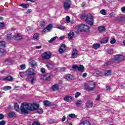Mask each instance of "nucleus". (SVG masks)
I'll return each mask as SVG.
<instances>
[{
  "instance_id": "39",
  "label": "nucleus",
  "mask_w": 125,
  "mask_h": 125,
  "mask_svg": "<svg viewBox=\"0 0 125 125\" xmlns=\"http://www.w3.org/2000/svg\"><path fill=\"white\" fill-rule=\"evenodd\" d=\"M57 39V37H54L53 38H51L50 40L48 41V42H52L53 41H55Z\"/></svg>"
},
{
  "instance_id": "63",
  "label": "nucleus",
  "mask_w": 125,
  "mask_h": 125,
  "mask_svg": "<svg viewBox=\"0 0 125 125\" xmlns=\"http://www.w3.org/2000/svg\"><path fill=\"white\" fill-rule=\"evenodd\" d=\"M78 67H79V66H78V65H73L72 66V69H77V70H78Z\"/></svg>"
},
{
  "instance_id": "7",
  "label": "nucleus",
  "mask_w": 125,
  "mask_h": 125,
  "mask_svg": "<svg viewBox=\"0 0 125 125\" xmlns=\"http://www.w3.org/2000/svg\"><path fill=\"white\" fill-rule=\"evenodd\" d=\"M125 59V57L122 55H117L115 56L113 60L114 63H120V62H122L123 60Z\"/></svg>"
},
{
  "instance_id": "56",
  "label": "nucleus",
  "mask_w": 125,
  "mask_h": 125,
  "mask_svg": "<svg viewBox=\"0 0 125 125\" xmlns=\"http://www.w3.org/2000/svg\"><path fill=\"white\" fill-rule=\"evenodd\" d=\"M121 11L123 13H125V6L122 7L121 8Z\"/></svg>"
},
{
  "instance_id": "38",
  "label": "nucleus",
  "mask_w": 125,
  "mask_h": 125,
  "mask_svg": "<svg viewBox=\"0 0 125 125\" xmlns=\"http://www.w3.org/2000/svg\"><path fill=\"white\" fill-rule=\"evenodd\" d=\"M12 38H13V37L11 34H7V37H6L7 40H11L12 39Z\"/></svg>"
},
{
  "instance_id": "31",
  "label": "nucleus",
  "mask_w": 125,
  "mask_h": 125,
  "mask_svg": "<svg viewBox=\"0 0 125 125\" xmlns=\"http://www.w3.org/2000/svg\"><path fill=\"white\" fill-rule=\"evenodd\" d=\"M104 76H106V77H109V76H111V70H106L105 71Z\"/></svg>"
},
{
  "instance_id": "40",
  "label": "nucleus",
  "mask_w": 125,
  "mask_h": 125,
  "mask_svg": "<svg viewBox=\"0 0 125 125\" xmlns=\"http://www.w3.org/2000/svg\"><path fill=\"white\" fill-rule=\"evenodd\" d=\"M116 42H117V41L116 40V39H112L110 41V43L111 44H114V43H116Z\"/></svg>"
},
{
  "instance_id": "45",
  "label": "nucleus",
  "mask_w": 125,
  "mask_h": 125,
  "mask_svg": "<svg viewBox=\"0 0 125 125\" xmlns=\"http://www.w3.org/2000/svg\"><path fill=\"white\" fill-rule=\"evenodd\" d=\"M96 74H97L96 76H102L103 75L101 71H97L96 72Z\"/></svg>"
},
{
  "instance_id": "55",
  "label": "nucleus",
  "mask_w": 125,
  "mask_h": 125,
  "mask_svg": "<svg viewBox=\"0 0 125 125\" xmlns=\"http://www.w3.org/2000/svg\"><path fill=\"white\" fill-rule=\"evenodd\" d=\"M5 125V121L2 120L0 122V125Z\"/></svg>"
},
{
  "instance_id": "34",
  "label": "nucleus",
  "mask_w": 125,
  "mask_h": 125,
  "mask_svg": "<svg viewBox=\"0 0 125 125\" xmlns=\"http://www.w3.org/2000/svg\"><path fill=\"white\" fill-rule=\"evenodd\" d=\"M11 89V86H5L2 88V89L5 91L10 90Z\"/></svg>"
},
{
  "instance_id": "46",
  "label": "nucleus",
  "mask_w": 125,
  "mask_h": 125,
  "mask_svg": "<svg viewBox=\"0 0 125 125\" xmlns=\"http://www.w3.org/2000/svg\"><path fill=\"white\" fill-rule=\"evenodd\" d=\"M0 46H5V42L4 41H2L0 42Z\"/></svg>"
},
{
  "instance_id": "28",
  "label": "nucleus",
  "mask_w": 125,
  "mask_h": 125,
  "mask_svg": "<svg viewBox=\"0 0 125 125\" xmlns=\"http://www.w3.org/2000/svg\"><path fill=\"white\" fill-rule=\"evenodd\" d=\"M3 80L11 81H13V78L11 76H7L6 78H4Z\"/></svg>"
},
{
  "instance_id": "53",
  "label": "nucleus",
  "mask_w": 125,
  "mask_h": 125,
  "mask_svg": "<svg viewBox=\"0 0 125 125\" xmlns=\"http://www.w3.org/2000/svg\"><path fill=\"white\" fill-rule=\"evenodd\" d=\"M69 116L70 118H75L76 117V114H70L69 115Z\"/></svg>"
},
{
  "instance_id": "44",
  "label": "nucleus",
  "mask_w": 125,
  "mask_h": 125,
  "mask_svg": "<svg viewBox=\"0 0 125 125\" xmlns=\"http://www.w3.org/2000/svg\"><path fill=\"white\" fill-rule=\"evenodd\" d=\"M37 112L39 114H42V113H43V110H42V108H39L38 109Z\"/></svg>"
},
{
  "instance_id": "30",
  "label": "nucleus",
  "mask_w": 125,
  "mask_h": 125,
  "mask_svg": "<svg viewBox=\"0 0 125 125\" xmlns=\"http://www.w3.org/2000/svg\"><path fill=\"white\" fill-rule=\"evenodd\" d=\"M57 29H59V30H62V31H64L65 30V26L61 25H58L57 26Z\"/></svg>"
},
{
  "instance_id": "6",
  "label": "nucleus",
  "mask_w": 125,
  "mask_h": 125,
  "mask_svg": "<svg viewBox=\"0 0 125 125\" xmlns=\"http://www.w3.org/2000/svg\"><path fill=\"white\" fill-rule=\"evenodd\" d=\"M86 23L90 25V26H92L93 25V16L91 14L87 15L86 17Z\"/></svg>"
},
{
  "instance_id": "10",
  "label": "nucleus",
  "mask_w": 125,
  "mask_h": 125,
  "mask_svg": "<svg viewBox=\"0 0 125 125\" xmlns=\"http://www.w3.org/2000/svg\"><path fill=\"white\" fill-rule=\"evenodd\" d=\"M12 39L15 41H20V40H22V35L19 33H16L13 36Z\"/></svg>"
},
{
  "instance_id": "32",
  "label": "nucleus",
  "mask_w": 125,
  "mask_h": 125,
  "mask_svg": "<svg viewBox=\"0 0 125 125\" xmlns=\"http://www.w3.org/2000/svg\"><path fill=\"white\" fill-rule=\"evenodd\" d=\"M100 47V44L98 43H94L93 46V48H94V49H97Z\"/></svg>"
},
{
  "instance_id": "52",
  "label": "nucleus",
  "mask_w": 125,
  "mask_h": 125,
  "mask_svg": "<svg viewBox=\"0 0 125 125\" xmlns=\"http://www.w3.org/2000/svg\"><path fill=\"white\" fill-rule=\"evenodd\" d=\"M32 125H41V124L37 121H35L32 123Z\"/></svg>"
},
{
  "instance_id": "64",
  "label": "nucleus",
  "mask_w": 125,
  "mask_h": 125,
  "mask_svg": "<svg viewBox=\"0 0 125 125\" xmlns=\"http://www.w3.org/2000/svg\"><path fill=\"white\" fill-rule=\"evenodd\" d=\"M64 39H65V36H62L60 38V40H61V41H62V40H64Z\"/></svg>"
},
{
  "instance_id": "41",
  "label": "nucleus",
  "mask_w": 125,
  "mask_h": 125,
  "mask_svg": "<svg viewBox=\"0 0 125 125\" xmlns=\"http://www.w3.org/2000/svg\"><path fill=\"white\" fill-rule=\"evenodd\" d=\"M40 24L41 27H44L45 25V22H44V21H40Z\"/></svg>"
},
{
  "instance_id": "37",
  "label": "nucleus",
  "mask_w": 125,
  "mask_h": 125,
  "mask_svg": "<svg viewBox=\"0 0 125 125\" xmlns=\"http://www.w3.org/2000/svg\"><path fill=\"white\" fill-rule=\"evenodd\" d=\"M20 6L23 8H28V7H29V4L22 3L21 4Z\"/></svg>"
},
{
  "instance_id": "54",
  "label": "nucleus",
  "mask_w": 125,
  "mask_h": 125,
  "mask_svg": "<svg viewBox=\"0 0 125 125\" xmlns=\"http://www.w3.org/2000/svg\"><path fill=\"white\" fill-rule=\"evenodd\" d=\"M41 72L42 74H44V73H45V69H44V68H42L41 69Z\"/></svg>"
},
{
  "instance_id": "61",
  "label": "nucleus",
  "mask_w": 125,
  "mask_h": 125,
  "mask_svg": "<svg viewBox=\"0 0 125 125\" xmlns=\"http://www.w3.org/2000/svg\"><path fill=\"white\" fill-rule=\"evenodd\" d=\"M86 16L85 15H84V14H83V15H82V16H81V19H84V18H85V17H86Z\"/></svg>"
},
{
  "instance_id": "35",
  "label": "nucleus",
  "mask_w": 125,
  "mask_h": 125,
  "mask_svg": "<svg viewBox=\"0 0 125 125\" xmlns=\"http://www.w3.org/2000/svg\"><path fill=\"white\" fill-rule=\"evenodd\" d=\"M30 64L31 65L32 67H34L35 66H37V63L35 61H31L30 62Z\"/></svg>"
},
{
  "instance_id": "18",
  "label": "nucleus",
  "mask_w": 125,
  "mask_h": 125,
  "mask_svg": "<svg viewBox=\"0 0 125 125\" xmlns=\"http://www.w3.org/2000/svg\"><path fill=\"white\" fill-rule=\"evenodd\" d=\"M79 125H90V123L88 121L81 120Z\"/></svg>"
},
{
  "instance_id": "24",
  "label": "nucleus",
  "mask_w": 125,
  "mask_h": 125,
  "mask_svg": "<svg viewBox=\"0 0 125 125\" xmlns=\"http://www.w3.org/2000/svg\"><path fill=\"white\" fill-rule=\"evenodd\" d=\"M83 70H84L83 65L80 64L78 67V71H79V72H83Z\"/></svg>"
},
{
  "instance_id": "22",
  "label": "nucleus",
  "mask_w": 125,
  "mask_h": 125,
  "mask_svg": "<svg viewBox=\"0 0 125 125\" xmlns=\"http://www.w3.org/2000/svg\"><path fill=\"white\" fill-rule=\"evenodd\" d=\"M105 30H106L105 26H99L98 27V30L100 33H103V32H104Z\"/></svg>"
},
{
  "instance_id": "26",
  "label": "nucleus",
  "mask_w": 125,
  "mask_h": 125,
  "mask_svg": "<svg viewBox=\"0 0 125 125\" xmlns=\"http://www.w3.org/2000/svg\"><path fill=\"white\" fill-rule=\"evenodd\" d=\"M6 52L3 49L0 48V56H3L5 55Z\"/></svg>"
},
{
  "instance_id": "21",
  "label": "nucleus",
  "mask_w": 125,
  "mask_h": 125,
  "mask_svg": "<svg viewBox=\"0 0 125 125\" xmlns=\"http://www.w3.org/2000/svg\"><path fill=\"white\" fill-rule=\"evenodd\" d=\"M74 37H75V33L73 32H70L68 33V38L69 40H73Z\"/></svg>"
},
{
  "instance_id": "13",
  "label": "nucleus",
  "mask_w": 125,
  "mask_h": 125,
  "mask_svg": "<svg viewBox=\"0 0 125 125\" xmlns=\"http://www.w3.org/2000/svg\"><path fill=\"white\" fill-rule=\"evenodd\" d=\"M46 66L49 70H51L54 67V63L51 61L46 64Z\"/></svg>"
},
{
  "instance_id": "14",
  "label": "nucleus",
  "mask_w": 125,
  "mask_h": 125,
  "mask_svg": "<svg viewBox=\"0 0 125 125\" xmlns=\"http://www.w3.org/2000/svg\"><path fill=\"white\" fill-rule=\"evenodd\" d=\"M78 57V50L74 49L71 54V58H77Z\"/></svg>"
},
{
  "instance_id": "58",
  "label": "nucleus",
  "mask_w": 125,
  "mask_h": 125,
  "mask_svg": "<svg viewBox=\"0 0 125 125\" xmlns=\"http://www.w3.org/2000/svg\"><path fill=\"white\" fill-rule=\"evenodd\" d=\"M0 27L1 28L4 27V23L3 22H0Z\"/></svg>"
},
{
  "instance_id": "20",
  "label": "nucleus",
  "mask_w": 125,
  "mask_h": 125,
  "mask_svg": "<svg viewBox=\"0 0 125 125\" xmlns=\"http://www.w3.org/2000/svg\"><path fill=\"white\" fill-rule=\"evenodd\" d=\"M36 79H37V76L35 75H33V76H31L30 77V79H29V80H31L30 83L31 84H34V83H35Z\"/></svg>"
},
{
  "instance_id": "1",
  "label": "nucleus",
  "mask_w": 125,
  "mask_h": 125,
  "mask_svg": "<svg viewBox=\"0 0 125 125\" xmlns=\"http://www.w3.org/2000/svg\"><path fill=\"white\" fill-rule=\"evenodd\" d=\"M40 105L36 104H30L27 103H23L21 104V114H28L29 111H34L39 109Z\"/></svg>"
},
{
  "instance_id": "19",
  "label": "nucleus",
  "mask_w": 125,
  "mask_h": 125,
  "mask_svg": "<svg viewBox=\"0 0 125 125\" xmlns=\"http://www.w3.org/2000/svg\"><path fill=\"white\" fill-rule=\"evenodd\" d=\"M51 88L53 91H56L59 89V85H58V84H55L52 86Z\"/></svg>"
},
{
  "instance_id": "49",
  "label": "nucleus",
  "mask_w": 125,
  "mask_h": 125,
  "mask_svg": "<svg viewBox=\"0 0 125 125\" xmlns=\"http://www.w3.org/2000/svg\"><path fill=\"white\" fill-rule=\"evenodd\" d=\"M108 54H113V49H110L107 51Z\"/></svg>"
},
{
  "instance_id": "12",
  "label": "nucleus",
  "mask_w": 125,
  "mask_h": 125,
  "mask_svg": "<svg viewBox=\"0 0 125 125\" xmlns=\"http://www.w3.org/2000/svg\"><path fill=\"white\" fill-rule=\"evenodd\" d=\"M52 24H49L42 31V32L43 33H47L48 32H50V31H51V29H52Z\"/></svg>"
},
{
  "instance_id": "36",
  "label": "nucleus",
  "mask_w": 125,
  "mask_h": 125,
  "mask_svg": "<svg viewBox=\"0 0 125 125\" xmlns=\"http://www.w3.org/2000/svg\"><path fill=\"white\" fill-rule=\"evenodd\" d=\"M14 106L16 111H18V110H19V104H18L15 103Z\"/></svg>"
},
{
  "instance_id": "15",
  "label": "nucleus",
  "mask_w": 125,
  "mask_h": 125,
  "mask_svg": "<svg viewBox=\"0 0 125 125\" xmlns=\"http://www.w3.org/2000/svg\"><path fill=\"white\" fill-rule=\"evenodd\" d=\"M63 100H64L65 102H72L73 101V97L71 96H66L64 97Z\"/></svg>"
},
{
  "instance_id": "4",
  "label": "nucleus",
  "mask_w": 125,
  "mask_h": 125,
  "mask_svg": "<svg viewBox=\"0 0 125 125\" xmlns=\"http://www.w3.org/2000/svg\"><path fill=\"white\" fill-rule=\"evenodd\" d=\"M63 9L65 11H68L72 6V1L71 0H65L63 3Z\"/></svg>"
},
{
  "instance_id": "29",
  "label": "nucleus",
  "mask_w": 125,
  "mask_h": 125,
  "mask_svg": "<svg viewBox=\"0 0 125 125\" xmlns=\"http://www.w3.org/2000/svg\"><path fill=\"white\" fill-rule=\"evenodd\" d=\"M33 39L35 41H38L39 39H40V37L39 36V34L38 33H35L33 35Z\"/></svg>"
},
{
  "instance_id": "9",
  "label": "nucleus",
  "mask_w": 125,
  "mask_h": 125,
  "mask_svg": "<svg viewBox=\"0 0 125 125\" xmlns=\"http://www.w3.org/2000/svg\"><path fill=\"white\" fill-rule=\"evenodd\" d=\"M51 77L52 75L50 73H46L44 75L41 76V80H43L44 81H50L51 80Z\"/></svg>"
},
{
  "instance_id": "48",
  "label": "nucleus",
  "mask_w": 125,
  "mask_h": 125,
  "mask_svg": "<svg viewBox=\"0 0 125 125\" xmlns=\"http://www.w3.org/2000/svg\"><path fill=\"white\" fill-rule=\"evenodd\" d=\"M66 21L68 23H70V17L69 16H67L66 17Z\"/></svg>"
},
{
  "instance_id": "17",
  "label": "nucleus",
  "mask_w": 125,
  "mask_h": 125,
  "mask_svg": "<svg viewBox=\"0 0 125 125\" xmlns=\"http://www.w3.org/2000/svg\"><path fill=\"white\" fill-rule=\"evenodd\" d=\"M64 50H66V47L65 46V44H62L60 48L59 49V52H60V53H62L64 52Z\"/></svg>"
},
{
  "instance_id": "42",
  "label": "nucleus",
  "mask_w": 125,
  "mask_h": 125,
  "mask_svg": "<svg viewBox=\"0 0 125 125\" xmlns=\"http://www.w3.org/2000/svg\"><path fill=\"white\" fill-rule=\"evenodd\" d=\"M100 13L103 15H106V11H105L104 9H103L100 11Z\"/></svg>"
},
{
  "instance_id": "59",
  "label": "nucleus",
  "mask_w": 125,
  "mask_h": 125,
  "mask_svg": "<svg viewBox=\"0 0 125 125\" xmlns=\"http://www.w3.org/2000/svg\"><path fill=\"white\" fill-rule=\"evenodd\" d=\"M96 100L97 101H98L100 100V95H98L97 96V97L96 98Z\"/></svg>"
},
{
  "instance_id": "3",
  "label": "nucleus",
  "mask_w": 125,
  "mask_h": 125,
  "mask_svg": "<svg viewBox=\"0 0 125 125\" xmlns=\"http://www.w3.org/2000/svg\"><path fill=\"white\" fill-rule=\"evenodd\" d=\"M78 32H88L89 27L84 24H78L75 28Z\"/></svg>"
},
{
  "instance_id": "62",
  "label": "nucleus",
  "mask_w": 125,
  "mask_h": 125,
  "mask_svg": "<svg viewBox=\"0 0 125 125\" xmlns=\"http://www.w3.org/2000/svg\"><path fill=\"white\" fill-rule=\"evenodd\" d=\"M35 48H36V49H40L42 48V45L36 46H35Z\"/></svg>"
},
{
  "instance_id": "27",
  "label": "nucleus",
  "mask_w": 125,
  "mask_h": 125,
  "mask_svg": "<svg viewBox=\"0 0 125 125\" xmlns=\"http://www.w3.org/2000/svg\"><path fill=\"white\" fill-rule=\"evenodd\" d=\"M9 118H13L14 117H16V114L13 112H11L8 113Z\"/></svg>"
},
{
  "instance_id": "2",
  "label": "nucleus",
  "mask_w": 125,
  "mask_h": 125,
  "mask_svg": "<svg viewBox=\"0 0 125 125\" xmlns=\"http://www.w3.org/2000/svg\"><path fill=\"white\" fill-rule=\"evenodd\" d=\"M86 90L87 91H93L95 88V83L93 81H88L85 84Z\"/></svg>"
},
{
  "instance_id": "57",
  "label": "nucleus",
  "mask_w": 125,
  "mask_h": 125,
  "mask_svg": "<svg viewBox=\"0 0 125 125\" xmlns=\"http://www.w3.org/2000/svg\"><path fill=\"white\" fill-rule=\"evenodd\" d=\"M4 118V116L2 114H0V120H2Z\"/></svg>"
},
{
  "instance_id": "60",
  "label": "nucleus",
  "mask_w": 125,
  "mask_h": 125,
  "mask_svg": "<svg viewBox=\"0 0 125 125\" xmlns=\"http://www.w3.org/2000/svg\"><path fill=\"white\" fill-rule=\"evenodd\" d=\"M65 69H66L65 68L62 67L60 68V71H61V72H64V71H65Z\"/></svg>"
},
{
  "instance_id": "5",
  "label": "nucleus",
  "mask_w": 125,
  "mask_h": 125,
  "mask_svg": "<svg viewBox=\"0 0 125 125\" xmlns=\"http://www.w3.org/2000/svg\"><path fill=\"white\" fill-rule=\"evenodd\" d=\"M33 76H36V72H35V70L32 68H29L26 71V80H30L31 77H33Z\"/></svg>"
},
{
  "instance_id": "43",
  "label": "nucleus",
  "mask_w": 125,
  "mask_h": 125,
  "mask_svg": "<svg viewBox=\"0 0 125 125\" xmlns=\"http://www.w3.org/2000/svg\"><path fill=\"white\" fill-rule=\"evenodd\" d=\"M20 67L21 70H24V69H26V65L25 64H21Z\"/></svg>"
},
{
  "instance_id": "47",
  "label": "nucleus",
  "mask_w": 125,
  "mask_h": 125,
  "mask_svg": "<svg viewBox=\"0 0 125 125\" xmlns=\"http://www.w3.org/2000/svg\"><path fill=\"white\" fill-rule=\"evenodd\" d=\"M105 40L101 41V43H107L108 42V38H106Z\"/></svg>"
},
{
  "instance_id": "50",
  "label": "nucleus",
  "mask_w": 125,
  "mask_h": 125,
  "mask_svg": "<svg viewBox=\"0 0 125 125\" xmlns=\"http://www.w3.org/2000/svg\"><path fill=\"white\" fill-rule=\"evenodd\" d=\"M81 95V93L80 92H76L75 93V98H78L79 96Z\"/></svg>"
},
{
  "instance_id": "16",
  "label": "nucleus",
  "mask_w": 125,
  "mask_h": 125,
  "mask_svg": "<svg viewBox=\"0 0 125 125\" xmlns=\"http://www.w3.org/2000/svg\"><path fill=\"white\" fill-rule=\"evenodd\" d=\"M85 106L87 108H92L93 106V103L91 101H87L85 104Z\"/></svg>"
},
{
  "instance_id": "33",
  "label": "nucleus",
  "mask_w": 125,
  "mask_h": 125,
  "mask_svg": "<svg viewBox=\"0 0 125 125\" xmlns=\"http://www.w3.org/2000/svg\"><path fill=\"white\" fill-rule=\"evenodd\" d=\"M43 104L44 106H50V102L48 101H44L43 102Z\"/></svg>"
},
{
  "instance_id": "11",
  "label": "nucleus",
  "mask_w": 125,
  "mask_h": 125,
  "mask_svg": "<svg viewBox=\"0 0 125 125\" xmlns=\"http://www.w3.org/2000/svg\"><path fill=\"white\" fill-rule=\"evenodd\" d=\"M4 63L6 65H12L14 63V60L13 58H9L5 61Z\"/></svg>"
},
{
  "instance_id": "23",
  "label": "nucleus",
  "mask_w": 125,
  "mask_h": 125,
  "mask_svg": "<svg viewBox=\"0 0 125 125\" xmlns=\"http://www.w3.org/2000/svg\"><path fill=\"white\" fill-rule=\"evenodd\" d=\"M64 78L65 80H67V81H70V80H72L73 79V76L71 74H67L65 75Z\"/></svg>"
},
{
  "instance_id": "8",
  "label": "nucleus",
  "mask_w": 125,
  "mask_h": 125,
  "mask_svg": "<svg viewBox=\"0 0 125 125\" xmlns=\"http://www.w3.org/2000/svg\"><path fill=\"white\" fill-rule=\"evenodd\" d=\"M42 58L44 60H48L51 58V53L50 52H45L42 55Z\"/></svg>"
},
{
  "instance_id": "51",
  "label": "nucleus",
  "mask_w": 125,
  "mask_h": 125,
  "mask_svg": "<svg viewBox=\"0 0 125 125\" xmlns=\"http://www.w3.org/2000/svg\"><path fill=\"white\" fill-rule=\"evenodd\" d=\"M115 16L116 15L114 13H111L109 14V17L112 18V17H115Z\"/></svg>"
},
{
  "instance_id": "25",
  "label": "nucleus",
  "mask_w": 125,
  "mask_h": 125,
  "mask_svg": "<svg viewBox=\"0 0 125 125\" xmlns=\"http://www.w3.org/2000/svg\"><path fill=\"white\" fill-rule=\"evenodd\" d=\"M75 104L77 105V107H81L82 104H83V101H82V100H78L75 103Z\"/></svg>"
}]
</instances>
